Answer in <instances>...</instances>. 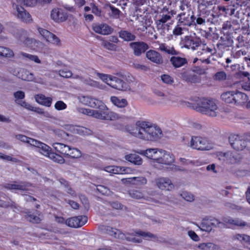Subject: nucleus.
<instances>
[{
	"instance_id": "obj_1",
	"label": "nucleus",
	"mask_w": 250,
	"mask_h": 250,
	"mask_svg": "<svg viewBox=\"0 0 250 250\" xmlns=\"http://www.w3.org/2000/svg\"><path fill=\"white\" fill-rule=\"evenodd\" d=\"M136 125L141 129L140 139L155 142L161 139L163 136L161 129L149 122L138 121L136 122Z\"/></svg>"
},
{
	"instance_id": "obj_2",
	"label": "nucleus",
	"mask_w": 250,
	"mask_h": 250,
	"mask_svg": "<svg viewBox=\"0 0 250 250\" xmlns=\"http://www.w3.org/2000/svg\"><path fill=\"white\" fill-rule=\"evenodd\" d=\"M196 111L209 116L215 117L218 113V106L212 100L203 98L195 106Z\"/></svg>"
},
{
	"instance_id": "obj_3",
	"label": "nucleus",
	"mask_w": 250,
	"mask_h": 250,
	"mask_svg": "<svg viewBox=\"0 0 250 250\" xmlns=\"http://www.w3.org/2000/svg\"><path fill=\"white\" fill-rule=\"evenodd\" d=\"M229 142L233 149L237 151L243 150L250 142V136L244 135L240 136L232 134L229 137Z\"/></svg>"
},
{
	"instance_id": "obj_4",
	"label": "nucleus",
	"mask_w": 250,
	"mask_h": 250,
	"mask_svg": "<svg viewBox=\"0 0 250 250\" xmlns=\"http://www.w3.org/2000/svg\"><path fill=\"white\" fill-rule=\"evenodd\" d=\"M116 75L118 76L111 77L108 85L113 88L118 90L125 91L128 89V83L125 81V76L122 73H117Z\"/></svg>"
},
{
	"instance_id": "obj_5",
	"label": "nucleus",
	"mask_w": 250,
	"mask_h": 250,
	"mask_svg": "<svg viewBox=\"0 0 250 250\" xmlns=\"http://www.w3.org/2000/svg\"><path fill=\"white\" fill-rule=\"evenodd\" d=\"M189 146L193 149L200 150H209L211 148L208 141L200 136H192Z\"/></svg>"
},
{
	"instance_id": "obj_6",
	"label": "nucleus",
	"mask_w": 250,
	"mask_h": 250,
	"mask_svg": "<svg viewBox=\"0 0 250 250\" xmlns=\"http://www.w3.org/2000/svg\"><path fill=\"white\" fill-rule=\"evenodd\" d=\"M88 220L85 215H80L69 218L65 221V224L69 227L79 228L83 226Z\"/></svg>"
},
{
	"instance_id": "obj_7",
	"label": "nucleus",
	"mask_w": 250,
	"mask_h": 250,
	"mask_svg": "<svg viewBox=\"0 0 250 250\" xmlns=\"http://www.w3.org/2000/svg\"><path fill=\"white\" fill-rule=\"evenodd\" d=\"M129 46L133 50V54L137 57L141 56L149 48L146 43L142 41L131 42L129 43Z\"/></svg>"
},
{
	"instance_id": "obj_8",
	"label": "nucleus",
	"mask_w": 250,
	"mask_h": 250,
	"mask_svg": "<svg viewBox=\"0 0 250 250\" xmlns=\"http://www.w3.org/2000/svg\"><path fill=\"white\" fill-rule=\"evenodd\" d=\"M38 30L46 41L57 45L61 44L60 40L54 34L42 28H39Z\"/></svg>"
},
{
	"instance_id": "obj_9",
	"label": "nucleus",
	"mask_w": 250,
	"mask_h": 250,
	"mask_svg": "<svg viewBox=\"0 0 250 250\" xmlns=\"http://www.w3.org/2000/svg\"><path fill=\"white\" fill-rule=\"evenodd\" d=\"M178 76L187 83H195L199 81L196 75L191 73L189 70L187 69H182L179 73Z\"/></svg>"
},
{
	"instance_id": "obj_10",
	"label": "nucleus",
	"mask_w": 250,
	"mask_h": 250,
	"mask_svg": "<svg viewBox=\"0 0 250 250\" xmlns=\"http://www.w3.org/2000/svg\"><path fill=\"white\" fill-rule=\"evenodd\" d=\"M180 44L182 47L195 50L200 43L198 40L194 39L191 36H187L182 39Z\"/></svg>"
},
{
	"instance_id": "obj_11",
	"label": "nucleus",
	"mask_w": 250,
	"mask_h": 250,
	"mask_svg": "<svg viewBox=\"0 0 250 250\" xmlns=\"http://www.w3.org/2000/svg\"><path fill=\"white\" fill-rule=\"evenodd\" d=\"M177 18H178V23L183 25H187L188 26L195 25V17L192 14L190 16L189 14L185 13H182L178 14Z\"/></svg>"
},
{
	"instance_id": "obj_12",
	"label": "nucleus",
	"mask_w": 250,
	"mask_h": 250,
	"mask_svg": "<svg viewBox=\"0 0 250 250\" xmlns=\"http://www.w3.org/2000/svg\"><path fill=\"white\" fill-rule=\"evenodd\" d=\"M51 17L54 21L61 22L65 21L68 18L67 14L63 9L54 8L51 13Z\"/></svg>"
},
{
	"instance_id": "obj_13",
	"label": "nucleus",
	"mask_w": 250,
	"mask_h": 250,
	"mask_svg": "<svg viewBox=\"0 0 250 250\" xmlns=\"http://www.w3.org/2000/svg\"><path fill=\"white\" fill-rule=\"evenodd\" d=\"M156 185L161 190H171L174 185L171 180L167 178H159L156 180Z\"/></svg>"
},
{
	"instance_id": "obj_14",
	"label": "nucleus",
	"mask_w": 250,
	"mask_h": 250,
	"mask_svg": "<svg viewBox=\"0 0 250 250\" xmlns=\"http://www.w3.org/2000/svg\"><path fill=\"white\" fill-rule=\"evenodd\" d=\"M13 7L16 9L17 17L19 19L25 22H29L32 21L30 15L21 6L13 4Z\"/></svg>"
},
{
	"instance_id": "obj_15",
	"label": "nucleus",
	"mask_w": 250,
	"mask_h": 250,
	"mask_svg": "<svg viewBox=\"0 0 250 250\" xmlns=\"http://www.w3.org/2000/svg\"><path fill=\"white\" fill-rule=\"evenodd\" d=\"M139 128L136 123L135 127L132 125H121L118 128L123 131L127 132L131 135L139 139L141 130Z\"/></svg>"
},
{
	"instance_id": "obj_16",
	"label": "nucleus",
	"mask_w": 250,
	"mask_h": 250,
	"mask_svg": "<svg viewBox=\"0 0 250 250\" xmlns=\"http://www.w3.org/2000/svg\"><path fill=\"white\" fill-rule=\"evenodd\" d=\"M146 58L151 62L157 64H161L164 62L162 55L154 50H149L146 52Z\"/></svg>"
},
{
	"instance_id": "obj_17",
	"label": "nucleus",
	"mask_w": 250,
	"mask_h": 250,
	"mask_svg": "<svg viewBox=\"0 0 250 250\" xmlns=\"http://www.w3.org/2000/svg\"><path fill=\"white\" fill-rule=\"evenodd\" d=\"M93 30L99 34L102 35H108L111 34L113 29L106 24H94L92 26Z\"/></svg>"
},
{
	"instance_id": "obj_18",
	"label": "nucleus",
	"mask_w": 250,
	"mask_h": 250,
	"mask_svg": "<svg viewBox=\"0 0 250 250\" xmlns=\"http://www.w3.org/2000/svg\"><path fill=\"white\" fill-rule=\"evenodd\" d=\"M86 100V104L91 107L101 110L106 109V106L105 104L100 100L91 97H87Z\"/></svg>"
},
{
	"instance_id": "obj_19",
	"label": "nucleus",
	"mask_w": 250,
	"mask_h": 250,
	"mask_svg": "<svg viewBox=\"0 0 250 250\" xmlns=\"http://www.w3.org/2000/svg\"><path fill=\"white\" fill-rule=\"evenodd\" d=\"M82 110H83L82 112L84 114H90L95 118L105 120L106 110L99 109L98 110H97L86 109L84 108H83Z\"/></svg>"
},
{
	"instance_id": "obj_20",
	"label": "nucleus",
	"mask_w": 250,
	"mask_h": 250,
	"mask_svg": "<svg viewBox=\"0 0 250 250\" xmlns=\"http://www.w3.org/2000/svg\"><path fill=\"white\" fill-rule=\"evenodd\" d=\"M249 100L248 96L244 93L234 91L233 101L234 104H242L246 103Z\"/></svg>"
},
{
	"instance_id": "obj_21",
	"label": "nucleus",
	"mask_w": 250,
	"mask_h": 250,
	"mask_svg": "<svg viewBox=\"0 0 250 250\" xmlns=\"http://www.w3.org/2000/svg\"><path fill=\"white\" fill-rule=\"evenodd\" d=\"M33 146L39 148V151L45 156H48L51 152V148L47 145L36 140V142H32Z\"/></svg>"
},
{
	"instance_id": "obj_22",
	"label": "nucleus",
	"mask_w": 250,
	"mask_h": 250,
	"mask_svg": "<svg viewBox=\"0 0 250 250\" xmlns=\"http://www.w3.org/2000/svg\"><path fill=\"white\" fill-rule=\"evenodd\" d=\"M170 62L175 68H179L188 64V60L185 58L179 56H172L170 58Z\"/></svg>"
},
{
	"instance_id": "obj_23",
	"label": "nucleus",
	"mask_w": 250,
	"mask_h": 250,
	"mask_svg": "<svg viewBox=\"0 0 250 250\" xmlns=\"http://www.w3.org/2000/svg\"><path fill=\"white\" fill-rule=\"evenodd\" d=\"M29 187L28 183L20 182L19 184H16L14 182L13 184H6L4 188L8 189H18L20 190H26Z\"/></svg>"
},
{
	"instance_id": "obj_24",
	"label": "nucleus",
	"mask_w": 250,
	"mask_h": 250,
	"mask_svg": "<svg viewBox=\"0 0 250 250\" xmlns=\"http://www.w3.org/2000/svg\"><path fill=\"white\" fill-rule=\"evenodd\" d=\"M99 229L102 233L107 234L115 238H118V233L121 232L119 229L104 225L99 226Z\"/></svg>"
},
{
	"instance_id": "obj_25",
	"label": "nucleus",
	"mask_w": 250,
	"mask_h": 250,
	"mask_svg": "<svg viewBox=\"0 0 250 250\" xmlns=\"http://www.w3.org/2000/svg\"><path fill=\"white\" fill-rule=\"evenodd\" d=\"M161 154L162 156L159 159V164L169 165L174 162V157L169 152L163 150V152Z\"/></svg>"
},
{
	"instance_id": "obj_26",
	"label": "nucleus",
	"mask_w": 250,
	"mask_h": 250,
	"mask_svg": "<svg viewBox=\"0 0 250 250\" xmlns=\"http://www.w3.org/2000/svg\"><path fill=\"white\" fill-rule=\"evenodd\" d=\"M118 34L121 39L127 42H133L136 38L134 34L128 30H121L118 32Z\"/></svg>"
},
{
	"instance_id": "obj_27",
	"label": "nucleus",
	"mask_w": 250,
	"mask_h": 250,
	"mask_svg": "<svg viewBox=\"0 0 250 250\" xmlns=\"http://www.w3.org/2000/svg\"><path fill=\"white\" fill-rule=\"evenodd\" d=\"M18 77L24 81H32L34 80V74L24 68H21L18 71Z\"/></svg>"
},
{
	"instance_id": "obj_28",
	"label": "nucleus",
	"mask_w": 250,
	"mask_h": 250,
	"mask_svg": "<svg viewBox=\"0 0 250 250\" xmlns=\"http://www.w3.org/2000/svg\"><path fill=\"white\" fill-rule=\"evenodd\" d=\"M104 170L112 173H128L129 172L130 168L128 167H116L113 166H107L105 167Z\"/></svg>"
},
{
	"instance_id": "obj_29",
	"label": "nucleus",
	"mask_w": 250,
	"mask_h": 250,
	"mask_svg": "<svg viewBox=\"0 0 250 250\" xmlns=\"http://www.w3.org/2000/svg\"><path fill=\"white\" fill-rule=\"evenodd\" d=\"M36 102L43 105L50 107L51 105L52 99L50 97H46L44 95L38 94L35 96Z\"/></svg>"
},
{
	"instance_id": "obj_30",
	"label": "nucleus",
	"mask_w": 250,
	"mask_h": 250,
	"mask_svg": "<svg viewBox=\"0 0 250 250\" xmlns=\"http://www.w3.org/2000/svg\"><path fill=\"white\" fill-rule=\"evenodd\" d=\"M216 52V48L213 45L207 46L204 45L203 46L201 50L197 52V54L198 57L202 56V54H207V56H211L215 54Z\"/></svg>"
},
{
	"instance_id": "obj_31",
	"label": "nucleus",
	"mask_w": 250,
	"mask_h": 250,
	"mask_svg": "<svg viewBox=\"0 0 250 250\" xmlns=\"http://www.w3.org/2000/svg\"><path fill=\"white\" fill-rule=\"evenodd\" d=\"M54 149L61 154L66 155L69 151V146L62 143H55L53 144Z\"/></svg>"
},
{
	"instance_id": "obj_32",
	"label": "nucleus",
	"mask_w": 250,
	"mask_h": 250,
	"mask_svg": "<svg viewBox=\"0 0 250 250\" xmlns=\"http://www.w3.org/2000/svg\"><path fill=\"white\" fill-rule=\"evenodd\" d=\"M125 160L136 165H141L143 162L142 158L138 155L136 154L126 155L125 156Z\"/></svg>"
},
{
	"instance_id": "obj_33",
	"label": "nucleus",
	"mask_w": 250,
	"mask_h": 250,
	"mask_svg": "<svg viewBox=\"0 0 250 250\" xmlns=\"http://www.w3.org/2000/svg\"><path fill=\"white\" fill-rule=\"evenodd\" d=\"M110 101L114 105L120 108H123L127 104V102L125 99H120L115 96H111Z\"/></svg>"
},
{
	"instance_id": "obj_34",
	"label": "nucleus",
	"mask_w": 250,
	"mask_h": 250,
	"mask_svg": "<svg viewBox=\"0 0 250 250\" xmlns=\"http://www.w3.org/2000/svg\"><path fill=\"white\" fill-rule=\"evenodd\" d=\"M200 229L205 231L210 232L212 230V227L210 225L209 221V217L208 216L205 217L203 219L202 222L200 224Z\"/></svg>"
},
{
	"instance_id": "obj_35",
	"label": "nucleus",
	"mask_w": 250,
	"mask_h": 250,
	"mask_svg": "<svg viewBox=\"0 0 250 250\" xmlns=\"http://www.w3.org/2000/svg\"><path fill=\"white\" fill-rule=\"evenodd\" d=\"M160 16L161 18L157 20L156 24L158 28H162L164 24L171 19V16L170 15V13H168L167 14H162Z\"/></svg>"
},
{
	"instance_id": "obj_36",
	"label": "nucleus",
	"mask_w": 250,
	"mask_h": 250,
	"mask_svg": "<svg viewBox=\"0 0 250 250\" xmlns=\"http://www.w3.org/2000/svg\"><path fill=\"white\" fill-rule=\"evenodd\" d=\"M118 238L123 240L125 239L127 241L137 243H141L142 242V240L141 239L136 238L131 235H125L122 232H120V233H118Z\"/></svg>"
},
{
	"instance_id": "obj_37",
	"label": "nucleus",
	"mask_w": 250,
	"mask_h": 250,
	"mask_svg": "<svg viewBox=\"0 0 250 250\" xmlns=\"http://www.w3.org/2000/svg\"><path fill=\"white\" fill-rule=\"evenodd\" d=\"M234 91H227L222 94L221 98L225 102L229 104H234Z\"/></svg>"
},
{
	"instance_id": "obj_38",
	"label": "nucleus",
	"mask_w": 250,
	"mask_h": 250,
	"mask_svg": "<svg viewBox=\"0 0 250 250\" xmlns=\"http://www.w3.org/2000/svg\"><path fill=\"white\" fill-rule=\"evenodd\" d=\"M25 214V219L30 222L36 224H39L41 222V218L38 216L34 215L31 211H27Z\"/></svg>"
},
{
	"instance_id": "obj_39",
	"label": "nucleus",
	"mask_w": 250,
	"mask_h": 250,
	"mask_svg": "<svg viewBox=\"0 0 250 250\" xmlns=\"http://www.w3.org/2000/svg\"><path fill=\"white\" fill-rule=\"evenodd\" d=\"M159 49L162 51L172 55H177L179 54V52L176 51L173 47L166 46L165 44H160Z\"/></svg>"
},
{
	"instance_id": "obj_40",
	"label": "nucleus",
	"mask_w": 250,
	"mask_h": 250,
	"mask_svg": "<svg viewBox=\"0 0 250 250\" xmlns=\"http://www.w3.org/2000/svg\"><path fill=\"white\" fill-rule=\"evenodd\" d=\"M75 131L76 133L82 136H89L93 134V131L91 129L83 126H77Z\"/></svg>"
},
{
	"instance_id": "obj_41",
	"label": "nucleus",
	"mask_w": 250,
	"mask_h": 250,
	"mask_svg": "<svg viewBox=\"0 0 250 250\" xmlns=\"http://www.w3.org/2000/svg\"><path fill=\"white\" fill-rule=\"evenodd\" d=\"M82 155L81 151L77 148L69 147V151L67 152L66 156L72 158H79Z\"/></svg>"
},
{
	"instance_id": "obj_42",
	"label": "nucleus",
	"mask_w": 250,
	"mask_h": 250,
	"mask_svg": "<svg viewBox=\"0 0 250 250\" xmlns=\"http://www.w3.org/2000/svg\"><path fill=\"white\" fill-rule=\"evenodd\" d=\"M135 234L137 235L143 237L146 240H150L152 239H155L157 238L156 235L152 234L151 232L143 231L140 230L135 231Z\"/></svg>"
},
{
	"instance_id": "obj_43",
	"label": "nucleus",
	"mask_w": 250,
	"mask_h": 250,
	"mask_svg": "<svg viewBox=\"0 0 250 250\" xmlns=\"http://www.w3.org/2000/svg\"><path fill=\"white\" fill-rule=\"evenodd\" d=\"M48 157L54 162L59 164H63L65 162V160L62 156L54 152H51Z\"/></svg>"
},
{
	"instance_id": "obj_44",
	"label": "nucleus",
	"mask_w": 250,
	"mask_h": 250,
	"mask_svg": "<svg viewBox=\"0 0 250 250\" xmlns=\"http://www.w3.org/2000/svg\"><path fill=\"white\" fill-rule=\"evenodd\" d=\"M0 49V56H2L5 58H12L14 57V53L13 51L9 48L1 46Z\"/></svg>"
},
{
	"instance_id": "obj_45",
	"label": "nucleus",
	"mask_w": 250,
	"mask_h": 250,
	"mask_svg": "<svg viewBox=\"0 0 250 250\" xmlns=\"http://www.w3.org/2000/svg\"><path fill=\"white\" fill-rule=\"evenodd\" d=\"M14 97L15 102L21 105V103L24 102L22 100L25 97V93L23 91H18L14 93Z\"/></svg>"
},
{
	"instance_id": "obj_46",
	"label": "nucleus",
	"mask_w": 250,
	"mask_h": 250,
	"mask_svg": "<svg viewBox=\"0 0 250 250\" xmlns=\"http://www.w3.org/2000/svg\"><path fill=\"white\" fill-rule=\"evenodd\" d=\"M16 138L18 140H19L22 142L28 143L32 146H33V144L32 142H33V143H34V142H36V140L29 138L25 135L21 134L17 135L16 136Z\"/></svg>"
},
{
	"instance_id": "obj_47",
	"label": "nucleus",
	"mask_w": 250,
	"mask_h": 250,
	"mask_svg": "<svg viewBox=\"0 0 250 250\" xmlns=\"http://www.w3.org/2000/svg\"><path fill=\"white\" fill-rule=\"evenodd\" d=\"M120 118L121 117L118 114L113 112L108 111V108L106 107L105 120H116Z\"/></svg>"
},
{
	"instance_id": "obj_48",
	"label": "nucleus",
	"mask_w": 250,
	"mask_h": 250,
	"mask_svg": "<svg viewBox=\"0 0 250 250\" xmlns=\"http://www.w3.org/2000/svg\"><path fill=\"white\" fill-rule=\"evenodd\" d=\"M20 55L24 58L28 59L30 60L34 61V62H36V63H40L41 62V60L39 59L38 57L36 55H31V54H29L24 53L22 52H20Z\"/></svg>"
},
{
	"instance_id": "obj_49",
	"label": "nucleus",
	"mask_w": 250,
	"mask_h": 250,
	"mask_svg": "<svg viewBox=\"0 0 250 250\" xmlns=\"http://www.w3.org/2000/svg\"><path fill=\"white\" fill-rule=\"evenodd\" d=\"M83 82L85 83L86 85L96 87V88H101V84L98 82L91 80L90 79H83Z\"/></svg>"
},
{
	"instance_id": "obj_50",
	"label": "nucleus",
	"mask_w": 250,
	"mask_h": 250,
	"mask_svg": "<svg viewBox=\"0 0 250 250\" xmlns=\"http://www.w3.org/2000/svg\"><path fill=\"white\" fill-rule=\"evenodd\" d=\"M133 179V185L137 186L144 185L147 183V180L144 177H134Z\"/></svg>"
},
{
	"instance_id": "obj_51",
	"label": "nucleus",
	"mask_w": 250,
	"mask_h": 250,
	"mask_svg": "<svg viewBox=\"0 0 250 250\" xmlns=\"http://www.w3.org/2000/svg\"><path fill=\"white\" fill-rule=\"evenodd\" d=\"M182 24L179 23L174 27L173 30V34L175 36H179L183 34V31L185 29L184 27L182 26Z\"/></svg>"
},
{
	"instance_id": "obj_52",
	"label": "nucleus",
	"mask_w": 250,
	"mask_h": 250,
	"mask_svg": "<svg viewBox=\"0 0 250 250\" xmlns=\"http://www.w3.org/2000/svg\"><path fill=\"white\" fill-rule=\"evenodd\" d=\"M215 245L212 243H202L198 245V248L204 250H214Z\"/></svg>"
},
{
	"instance_id": "obj_53",
	"label": "nucleus",
	"mask_w": 250,
	"mask_h": 250,
	"mask_svg": "<svg viewBox=\"0 0 250 250\" xmlns=\"http://www.w3.org/2000/svg\"><path fill=\"white\" fill-rule=\"evenodd\" d=\"M102 44L105 48L108 50L112 51H116L117 50V45L109 41H104Z\"/></svg>"
},
{
	"instance_id": "obj_54",
	"label": "nucleus",
	"mask_w": 250,
	"mask_h": 250,
	"mask_svg": "<svg viewBox=\"0 0 250 250\" xmlns=\"http://www.w3.org/2000/svg\"><path fill=\"white\" fill-rule=\"evenodd\" d=\"M129 194L131 197L136 199H142L144 197L142 192L137 190H131L129 191Z\"/></svg>"
},
{
	"instance_id": "obj_55",
	"label": "nucleus",
	"mask_w": 250,
	"mask_h": 250,
	"mask_svg": "<svg viewBox=\"0 0 250 250\" xmlns=\"http://www.w3.org/2000/svg\"><path fill=\"white\" fill-rule=\"evenodd\" d=\"M97 190L102 193L103 195H109L112 192L107 187L102 185H98L97 186Z\"/></svg>"
},
{
	"instance_id": "obj_56",
	"label": "nucleus",
	"mask_w": 250,
	"mask_h": 250,
	"mask_svg": "<svg viewBox=\"0 0 250 250\" xmlns=\"http://www.w3.org/2000/svg\"><path fill=\"white\" fill-rule=\"evenodd\" d=\"M157 148H149L146 150H143L141 154L146 156L149 159H152L153 156L155 155V152Z\"/></svg>"
},
{
	"instance_id": "obj_57",
	"label": "nucleus",
	"mask_w": 250,
	"mask_h": 250,
	"mask_svg": "<svg viewBox=\"0 0 250 250\" xmlns=\"http://www.w3.org/2000/svg\"><path fill=\"white\" fill-rule=\"evenodd\" d=\"M161 80L163 83L167 84H172L174 81L172 77L169 75L163 74L161 77Z\"/></svg>"
},
{
	"instance_id": "obj_58",
	"label": "nucleus",
	"mask_w": 250,
	"mask_h": 250,
	"mask_svg": "<svg viewBox=\"0 0 250 250\" xmlns=\"http://www.w3.org/2000/svg\"><path fill=\"white\" fill-rule=\"evenodd\" d=\"M181 197L188 202H192L194 200V195L191 193L187 191H184L181 194Z\"/></svg>"
},
{
	"instance_id": "obj_59",
	"label": "nucleus",
	"mask_w": 250,
	"mask_h": 250,
	"mask_svg": "<svg viewBox=\"0 0 250 250\" xmlns=\"http://www.w3.org/2000/svg\"><path fill=\"white\" fill-rule=\"evenodd\" d=\"M131 66L132 67L137 70H141L143 71H146L149 69L148 66L145 65L141 64L137 62H133Z\"/></svg>"
},
{
	"instance_id": "obj_60",
	"label": "nucleus",
	"mask_w": 250,
	"mask_h": 250,
	"mask_svg": "<svg viewBox=\"0 0 250 250\" xmlns=\"http://www.w3.org/2000/svg\"><path fill=\"white\" fill-rule=\"evenodd\" d=\"M97 75V76L103 81L104 82L106 83L108 85L109 83V81H110L111 77H113L112 76L103 73H100L99 72H95Z\"/></svg>"
},
{
	"instance_id": "obj_61",
	"label": "nucleus",
	"mask_w": 250,
	"mask_h": 250,
	"mask_svg": "<svg viewBox=\"0 0 250 250\" xmlns=\"http://www.w3.org/2000/svg\"><path fill=\"white\" fill-rule=\"evenodd\" d=\"M230 225H234L238 227H245L247 225V223L244 221L240 220L238 218L233 219L231 218Z\"/></svg>"
},
{
	"instance_id": "obj_62",
	"label": "nucleus",
	"mask_w": 250,
	"mask_h": 250,
	"mask_svg": "<svg viewBox=\"0 0 250 250\" xmlns=\"http://www.w3.org/2000/svg\"><path fill=\"white\" fill-rule=\"evenodd\" d=\"M21 4L27 6H33L37 3V0H17Z\"/></svg>"
},
{
	"instance_id": "obj_63",
	"label": "nucleus",
	"mask_w": 250,
	"mask_h": 250,
	"mask_svg": "<svg viewBox=\"0 0 250 250\" xmlns=\"http://www.w3.org/2000/svg\"><path fill=\"white\" fill-rule=\"evenodd\" d=\"M54 107L57 110H62L66 109L67 105L63 102L58 101L55 103Z\"/></svg>"
},
{
	"instance_id": "obj_64",
	"label": "nucleus",
	"mask_w": 250,
	"mask_h": 250,
	"mask_svg": "<svg viewBox=\"0 0 250 250\" xmlns=\"http://www.w3.org/2000/svg\"><path fill=\"white\" fill-rule=\"evenodd\" d=\"M90 6L91 7L92 12L94 14L98 17L101 16L102 11L97 6L93 3H91Z\"/></svg>"
}]
</instances>
